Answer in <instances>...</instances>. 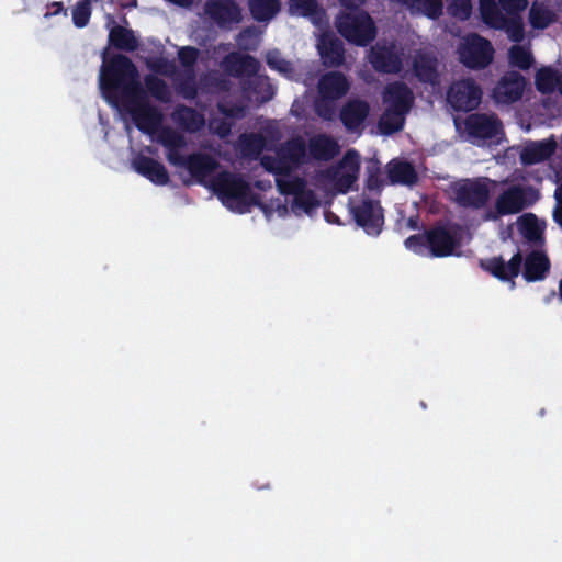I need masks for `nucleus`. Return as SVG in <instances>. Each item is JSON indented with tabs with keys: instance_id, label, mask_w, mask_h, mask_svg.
Wrapping results in <instances>:
<instances>
[{
	"instance_id": "f257e3e1",
	"label": "nucleus",
	"mask_w": 562,
	"mask_h": 562,
	"mask_svg": "<svg viewBox=\"0 0 562 562\" xmlns=\"http://www.w3.org/2000/svg\"><path fill=\"white\" fill-rule=\"evenodd\" d=\"M522 263V277L527 282L544 280L551 266L548 256L541 250L530 251L525 259L518 250L508 262L501 256L480 261L482 269L501 281H512L513 285H515L514 279L520 273Z\"/></svg>"
},
{
	"instance_id": "f03ea898",
	"label": "nucleus",
	"mask_w": 562,
	"mask_h": 562,
	"mask_svg": "<svg viewBox=\"0 0 562 562\" xmlns=\"http://www.w3.org/2000/svg\"><path fill=\"white\" fill-rule=\"evenodd\" d=\"M100 88L106 99H116L121 91L124 101L143 94L139 72L132 59L123 54L104 58L100 71Z\"/></svg>"
},
{
	"instance_id": "7ed1b4c3",
	"label": "nucleus",
	"mask_w": 562,
	"mask_h": 562,
	"mask_svg": "<svg viewBox=\"0 0 562 562\" xmlns=\"http://www.w3.org/2000/svg\"><path fill=\"white\" fill-rule=\"evenodd\" d=\"M210 188L227 209L236 213L244 214L251 206H261L260 195L239 173L221 171L211 180Z\"/></svg>"
},
{
	"instance_id": "20e7f679",
	"label": "nucleus",
	"mask_w": 562,
	"mask_h": 562,
	"mask_svg": "<svg viewBox=\"0 0 562 562\" xmlns=\"http://www.w3.org/2000/svg\"><path fill=\"white\" fill-rule=\"evenodd\" d=\"M307 161V146L303 137L289 138L276 150V156L261 159L263 168L276 176L288 177Z\"/></svg>"
},
{
	"instance_id": "39448f33",
	"label": "nucleus",
	"mask_w": 562,
	"mask_h": 562,
	"mask_svg": "<svg viewBox=\"0 0 562 562\" xmlns=\"http://www.w3.org/2000/svg\"><path fill=\"white\" fill-rule=\"evenodd\" d=\"M335 26L348 43L359 47L371 44L378 34L373 19L363 10L340 12L336 16Z\"/></svg>"
},
{
	"instance_id": "423d86ee",
	"label": "nucleus",
	"mask_w": 562,
	"mask_h": 562,
	"mask_svg": "<svg viewBox=\"0 0 562 562\" xmlns=\"http://www.w3.org/2000/svg\"><path fill=\"white\" fill-rule=\"evenodd\" d=\"M458 245L456 236L442 225L434 226L423 234L411 235L405 239L407 249L418 255H424L428 250L431 257L437 258L451 256Z\"/></svg>"
},
{
	"instance_id": "0eeeda50",
	"label": "nucleus",
	"mask_w": 562,
	"mask_h": 562,
	"mask_svg": "<svg viewBox=\"0 0 562 562\" xmlns=\"http://www.w3.org/2000/svg\"><path fill=\"white\" fill-rule=\"evenodd\" d=\"M463 124L464 132L473 144L499 140L504 135L503 122L495 113H470Z\"/></svg>"
},
{
	"instance_id": "6e6552de",
	"label": "nucleus",
	"mask_w": 562,
	"mask_h": 562,
	"mask_svg": "<svg viewBox=\"0 0 562 562\" xmlns=\"http://www.w3.org/2000/svg\"><path fill=\"white\" fill-rule=\"evenodd\" d=\"M492 43L485 37L473 33L464 38L459 47L460 61L470 69H484L494 58Z\"/></svg>"
},
{
	"instance_id": "1a4fd4ad",
	"label": "nucleus",
	"mask_w": 562,
	"mask_h": 562,
	"mask_svg": "<svg viewBox=\"0 0 562 562\" xmlns=\"http://www.w3.org/2000/svg\"><path fill=\"white\" fill-rule=\"evenodd\" d=\"M535 190L531 187L519 184L510 186L504 190L495 201V214H488V218L517 214L533 203Z\"/></svg>"
},
{
	"instance_id": "9d476101",
	"label": "nucleus",
	"mask_w": 562,
	"mask_h": 562,
	"mask_svg": "<svg viewBox=\"0 0 562 562\" xmlns=\"http://www.w3.org/2000/svg\"><path fill=\"white\" fill-rule=\"evenodd\" d=\"M487 178L464 179L453 187L454 200L463 207L480 210L484 207L490 199V187Z\"/></svg>"
},
{
	"instance_id": "9b49d317",
	"label": "nucleus",
	"mask_w": 562,
	"mask_h": 562,
	"mask_svg": "<svg viewBox=\"0 0 562 562\" xmlns=\"http://www.w3.org/2000/svg\"><path fill=\"white\" fill-rule=\"evenodd\" d=\"M136 127L143 133H154L162 122V114L151 105L143 89V94L131 97L124 101Z\"/></svg>"
},
{
	"instance_id": "f8f14e48",
	"label": "nucleus",
	"mask_w": 562,
	"mask_h": 562,
	"mask_svg": "<svg viewBox=\"0 0 562 562\" xmlns=\"http://www.w3.org/2000/svg\"><path fill=\"white\" fill-rule=\"evenodd\" d=\"M351 214L356 224L370 236H379L384 225V210L380 201L369 198L362 199L351 206Z\"/></svg>"
},
{
	"instance_id": "ddd939ff",
	"label": "nucleus",
	"mask_w": 562,
	"mask_h": 562,
	"mask_svg": "<svg viewBox=\"0 0 562 562\" xmlns=\"http://www.w3.org/2000/svg\"><path fill=\"white\" fill-rule=\"evenodd\" d=\"M447 100L453 110L470 112L480 105L482 89L471 78L461 79L450 86Z\"/></svg>"
},
{
	"instance_id": "4468645a",
	"label": "nucleus",
	"mask_w": 562,
	"mask_h": 562,
	"mask_svg": "<svg viewBox=\"0 0 562 562\" xmlns=\"http://www.w3.org/2000/svg\"><path fill=\"white\" fill-rule=\"evenodd\" d=\"M527 86L526 78L518 71H506L492 91L496 104L509 105L519 101Z\"/></svg>"
},
{
	"instance_id": "2eb2a0df",
	"label": "nucleus",
	"mask_w": 562,
	"mask_h": 562,
	"mask_svg": "<svg viewBox=\"0 0 562 562\" xmlns=\"http://www.w3.org/2000/svg\"><path fill=\"white\" fill-rule=\"evenodd\" d=\"M204 13L223 29L243 20L241 9L235 0H207Z\"/></svg>"
},
{
	"instance_id": "dca6fc26",
	"label": "nucleus",
	"mask_w": 562,
	"mask_h": 562,
	"mask_svg": "<svg viewBox=\"0 0 562 562\" xmlns=\"http://www.w3.org/2000/svg\"><path fill=\"white\" fill-rule=\"evenodd\" d=\"M370 114V104L366 100L350 99L340 109L339 120L350 133L361 134Z\"/></svg>"
},
{
	"instance_id": "f3484780",
	"label": "nucleus",
	"mask_w": 562,
	"mask_h": 562,
	"mask_svg": "<svg viewBox=\"0 0 562 562\" xmlns=\"http://www.w3.org/2000/svg\"><path fill=\"white\" fill-rule=\"evenodd\" d=\"M369 61L380 74H398L403 69L402 55L396 50L394 44L373 46L370 50Z\"/></svg>"
},
{
	"instance_id": "a211bd4d",
	"label": "nucleus",
	"mask_w": 562,
	"mask_h": 562,
	"mask_svg": "<svg viewBox=\"0 0 562 562\" xmlns=\"http://www.w3.org/2000/svg\"><path fill=\"white\" fill-rule=\"evenodd\" d=\"M132 167L138 175L148 179L156 186H166L170 181L169 172L166 167L160 161L143 154L134 157Z\"/></svg>"
},
{
	"instance_id": "6ab92c4d",
	"label": "nucleus",
	"mask_w": 562,
	"mask_h": 562,
	"mask_svg": "<svg viewBox=\"0 0 562 562\" xmlns=\"http://www.w3.org/2000/svg\"><path fill=\"white\" fill-rule=\"evenodd\" d=\"M386 108L409 112L414 104V93L403 81L387 83L382 94Z\"/></svg>"
},
{
	"instance_id": "aec40b11",
	"label": "nucleus",
	"mask_w": 562,
	"mask_h": 562,
	"mask_svg": "<svg viewBox=\"0 0 562 562\" xmlns=\"http://www.w3.org/2000/svg\"><path fill=\"white\" fill-rule=\"evenodd\" d=\"M557 149L553 137L528 142L520 151L519 159L524 166H531L548 160Z\"/></svg>"
},
{
	"instance_id": "412c9836",
	"label": "nucleus",
	"mask_w": 562,
	"mask_h": 562,
	"mask_svg": "<svg viewBox=\"0 0 562 562\" xmlns=\"http://www.w3.org/2000/svg\"><path fill=\"white\" fill-rule=\"evenodd\" d=\"M413 71L423 83H439L438 59L432 53L418 50L413 59Z\"/></svg>"
},
{
	"instance_id": "4be33fe9",
	"label": "nucleus",
	"mask_w": 562,
	"mask_h": 562,
	"mask_svg": "<svg viewBox=\"0 0 562 562\" xmlns=\"http://www.w3.org/2000/svg\"><path fill=\"white\" fill-rule=\"evenodd\" d=\"M318 52L323 64L327 67H339L345 60L342 42L331 33H324L319 37Z\"/></svg>"
},
{
	"instance_id": "5701e85b",
	"label": "nucleus",
	"mask_w": 562,
	"mask_h": 562,
	"mask_svg": "<svg viewBox=\"0 0 562 562\" xmlns=\"http://www.w3.org/2000/svg\"><path fill=\"white\" fill-rule=\"evenodd\" d=\"M346 76L339 71L323 75L318 81V93L325 98L339 100L349 91Z\"/></svg>"
},
{
	"instance_id": "b1692460",
	"label": "nucleus",
	"mask_w": 562,
	"mask_h": 562,
	"mask_svg": "<svg viewBox=\"0 0 562 562\" xmlns=\"http://www.w3.org/2000/svg\"><path fill=\"white\" fill-rule=\"evenodd\" d=\"M307 150L313 159L329 161L339 154L340 147L337 140L331 136L318 134L310 138Z\"/></svg>"
},
{
	"instance_id": "393cba45",
	"label": "nucleus",
	"mask_w": 562,
	"mask_h": 562,
	"mask_svg": "<svg viewBox=\"0 0 562 562\" xmlns=\"http://www.w3.org/2000/svg\"><path fill=\"white\" fill-rule=\"evenodd\" d=\"M217 167V161L207 154L193 153L186 158L184 168L199 183H203L205 178L213 173Z\"/></svg>"
},
{
	"instance_id": "a878e982",
	"label": "nucleus",
	"mask_w": 562,
	"mask_h": 562,
	"mask_svg": "<svg viewBox=\"0 0 562 562\" xmlns=\"http://www.w3.org/2000/svg\"><path fill=\"white\" fill-rule=\"evenodd\" d=\"M289 13L308 19L314 25H322L326 12L317 0H289Z\"/></svg>"
},
{
	"instance_id": "bb28decb",
	"label": "nucleus",
	"mask_w": 562,
	"mask_h": 562,
	"mask_svg": "<svg viewBox=\"0 0 562 562\" xmlns=\"http://www.w3.org/2000/svg\"><path fill=\"white\" fill-rule=\"evenodd\" d=\"M173 121L186 132L195 133L205 125L204 115L193 108L178 105L172 113Z\"/></svg>"
},
{
	"instance_id": "cd10ccee",
	"label": "nucleus",
	"mask_w": 562,
	"mask_h": 562,
	"mask_svg": "<svg viewBox=\"0 0 562 562\" xmlns=\"http://www.w3.org/2000/svg\"><path fill=\"white\" fill-rule=\"evenodd\" d=\"M386 169L389 180L393 184L414 186L418 181L417 171L408 161L392 160Z\"/></svg>"
},
{
	"instance_id": "c85d7f7f",
	"label": "nucleus",
	"mask_w": 562,
	"mask_h": 562,
	"mask_svg": "<svg viewBox=\"0 0 562 562\" xmlns=\"http://www.w3.org/2000/svg\"><path fill=\"white\" fill-rule=\"evenodd\" d=\"M490 27L504 31L514 43H520L525 38V27L520 14L505 15L502 13Z\"/></svg>"
},
{
	"instance_id": "c756f323",
	"label": "nucleus",
	"mask_w": 562,
	"mask_h": 562,
	"mask_svg": "<svg viewBox=\"0 0 562 562\" xmlns=\"http://www.w3.org/2000/svg\"><path fill=\"white\" fill-rule=\"evenodd\" d=\"M109 44L119 50L134 52L138 48L139 42L133 30L114 25L109 32Z\"/></svg>"
},
{
	"instance_id": "7c9ffc66",
	"label": "nucleus",
	"mask_w": 562,
	"mask_h": 562,
	"mask_svg": "<svg viewBox=\"0 0 562 562\" xmlns=\"http://www.w3.org/2000/svg\"><path fill=\"white\" fill-rule=\"evenodd\" d=\"M243 89L246 92L255 94L256 99L260 102L270 101L276 93L274 87L270 82L269 77L265 75H257L254 78L244 80Z\"/></svg>"
},
{
	"instance_id": "2f4dec72",
	"label": "nucleus",
	"mask_w": 562,
	"mask_h": 562,
	"mask_svg": "<svg viewBox=\"0 0 562 562\" xmlns=\"http://www.w3.org/2000/svg\"><path fill=\"white\" fill-rule=\"evenodd\" d=\"M248 9L257 22L272 20L281 10L280 0H248Z\"/></svg>"
},
{
	"instance_id": "473e14b6",
	"label": "nucleus",
	"mask_w": 562,
	"mask_h": 562,
	"mask_svg": "<svg viewBox=\"0 0 562 562\" xmlns=\"http://www.w3.org/2000/svg\"><path fill=\"white\" fill-rule=\"evenodd\" d=\"M408 112L386 108L379 121V127L384 135H391L403 130L405 115Z\"/></svg>"
},
{
	"instance_id": "72a5a7b5",
	"label": "nucleus",
	"mask_w": 562,
	"mask_h": 562,
	"mask_svg": "<svg viewBox=\"0 0 562 562\" xmlns=\"http://www.w3.org/2000/svg\"><path fill=\"white\" fill-rule=\"evenodd\" d=\"M561 80V74L552 67H541L535 76V85L541 93H552Z\"/></svg>"
},
{
	"instance_id": "f704fd0d",
	"label": "nucleus",
	"mask_w": 562,
	"mask_h": 562,
	"mask_svg": "<svg viewBox=\"0 0 562 562\" xmlns=\"http://www.w3.org/2000/svg\"><path fill=\"white\" fill-rule=\"evenodd\" d=\"M144 82L146 90L154 99L164 103L170 102L171 91L164 79L150 74L145 76Z\"/></svg>"
},
{
	"instance_id": "c9c22d12",
	"label": "nucleus",
	"mask_w": 562,
	"mask_h": 562,
	"mask_svg": "<svg viewBox=\"0 0 562 562\" xmlns=\"http://www.w3.org/2000/svg\"><path fill=\"white\" fill-rule=\"evenodd\" d=\"M520 232L528 241L537 243L542 240L543 228L537 216L532 213L520 217Z\"/></svg>"
},
{
	"instance_id": "e433bc0d",
	"label": "nucleus",
	"mask_w": 562,
	"mask_h": 562,
	"mask_svg": "<svg viewBox=\"0 0 562 562\" xmlns=\"http://www.w3.org/2000/svg\"><path fill=\"white\" fill-rule=\"evenodd\" d=\"M508 61L512 67L528 70L533 65L535 58L528 48L521 45H513L508 50Z\"/></svg>"
},
{
	"instance_id": "4c0bfd02",
	"label": "nucleus",
	"mask_w": 562,
	"mask_h": 562,
	"mask_svg": "<svg viewBox=\"0 0 562 562\" xmlns=\"http://www.w3.org/2000/svg\"><path fill=\"white\" fill-rule=\"evenodd\" d=\"M266 63L270 69L276 70L288 78H291L294 74L292 63L284 59L278 49L269 50L266 54Z\"/></svg>"
},
{
	"instance_id": "58836bf2",
	"label": "nucleus",
	"mask_w": 562,
	"mask_h": 562,
	"mask_svg": "<svg viewBox=\"0 0 562 562\" xmlns=\"http://www.w3.org/2000/svg\"><path fill=\"white\" fill-rule=\"evenodd\" d=\"M178 92L188 100H193L198 97V86L194 69L184 70V75L177 80Z\"/></svg>"
},
{
	"instance_id": "ea45409f",
	"label": "nucleus",
	"mask_w": 562,
	"mask_h": 562,
	"mask_svg": "<svg viewBox=\"0 0 562 562\" xmlns=\"http://www.w3.org/2000/svg\"><path fill=\"white\" fill-rule=\"evenodd\" d=\"M554 19V14L551 10L533 4L529 11V22L533 29L544 30L547 29Z\"/></svg>"
},
{
	"instance_id": "a19ab883",
	"label": "nucleus",
	"mask_w": 562,
	"mask_h": 562,
	"mask_svg": "<svg viewBox=\"0 0 562 562\" xmlns=\"http://www.w3.org/2000/svg\"><path fill=\"white\" fill-rule=\"evenodd\" d=\"M367 179L366 188L370 191H380L384 186L380 162L376 159H370L366 166Z\"/></svg>"
},
{
	"instance_id": "79ce46f5",
	"label": "nucleus",
	"mask_w": 562,
	"mask_h": 562,
	"mask_svg": "<svg viewBox=\"0 0 562 562\" xmlns=\"http://www.w3.org/2000/svg\"><path fill=\"white\" fill-rule=\"evenodd\" d=\"M277 188L281 194L284 195H293L299 194L303 189L306 188V181L302 177H293L291 179H280L276 180Z\"/></svg>"
},
{
	"instance_id": "37998d69",
	"label": "nucleus",
	"mask_w": 562,
	"mask_h": 562,
	"mask_svg": "<svg viewBox=\"0 0 562 562\" xmlns=\"http://www.w3.org/2000/svg\"><path fill=\"white\" fill-rule=\"evenodd\" d=\"M318 205L315 194L312 190L303 189L299 194L293 198L292 209L294 211L301 210L305 213H310L313 209Z\"/></svg>"
},
{
	"instance_id": "c03bdc74",
	"label": "nucleus",
	"mask_w": 562,
	"mask_h": 562,
	"mask_svg": "<svg viewBox=\"0 0 562 562\" xmlns=\"http://www.w3.org/2000/svg\"><path fill=\"white\" fill-rule=\"evenodd\" d=\"M443 4L441 0H417L412 12L423 13L429 19H438L442 14Z\"/></svg>"
},
{
	"instance_id": "a18cd8bd",
	"label": "nucleus",
	"mask_w": 562,
	"mask_h": 562,
	"mask_svg": "<svg viewBox=\"0 0 562 562\" xmlns=\"http://www.w3.org/2000/svg\"><path fill=\"white\" fill-rule=\"evenodd\" d=\"M479 10L483 23L487 26L503 13L495 0H479Z\"/></svg>"
},
{
	"instance_id": "49530a36",
	"label": "nucleus",
	"mask_w": 562,
	"mask_h": 562,
	"mask_svg": "<svg viewBox=\"0 0 562 562\" xmlns=\"http://www.w3.org/2000/svg\"><path fill=\"white\" fill-rule=\"evenodd\" d=\"M90 16H91L90 0L78 1L72 9L74 24L79 29L85 27L89 23Z\"/></svg>"
},
{
	"instance_id": "de8ad7c7",
	"label": "nucleus",
	"mask_w": 562,
	"mask_h": 562,
	"mask_svg": "<svg viewBox=\"0 0 562 562\" xmlns=\"http://www.w3.org/2000/svg\"><path fill=\"white\" fill-rule=\"evenodd\" d=\"M336 99L325 98L319 95V98L315 101L314 110L315 113L324 121H333L336 115Z\"/></svg>"
},
{
	"instance_id": "09e8293b",
	"label": "nucleus",
	"mask_w": 562,
	"mask_h": 562,
	"mask_svg": "<svg viewBox=\"0 0 562 562\" xmlns=\"http://www.w3.org/2000/svg\"><path fill=\"white\" fill-rule=\"evenodd\" d=\"M448 11L452 16L465 21L471 16L472 2L471 0H450Z\"/></svg>"
},
{
	"instance_id": "8fccbe9b",
	"label": "nucleus",
	"mask_w": 562,
	"mask_h": 562,
	"mask_svg": "<svg viewBox=\"0 0 562 562\" xmlns=\"http://www.w3.org/2000/svg\"><path fill=\"white\" fill-rule=\"evenodd\" d=\"M199 55L200 50L194 46H183L178 52L179 61L184 67V70L194 69Z\"/></svg>"
},
{
	"instance_id": "3c124183",
	"label": "nucleus",
	"mask_w": 562,
	"mask_h": 562,
	"mask_svg": "<svg viewBox=\"0 0 562 562\" xmlns=\"http://www.w3.org/2000/svg\"><path fill=\"white\" fill-rule=\"evenodd\" d=\"M258 32L255 26H247L241 30L237 36V43L243 49H255L257 45Z\"/></svg>"
},
{
	"instance_id": "603ef678",
	"label": "nucleus",
	"mask_w": 562,
	"mask_h": 562,
	"mask_svg": "<svg viewBox=\"0 0 562 562\" xmlns=\"http://www.w3.org/2000/svg\"><path fill=\"white\" fill-rule=\"evenodd\" d=\"M240 67V77L247 75L249 78H254L258 75L260 64L251 55H241V58H235Z\"/></svg>"
},
{
	"instance_id": "864d4df0",
	"label": "nucleus",
	"mask_w": 562,
	"mask_h": 562,
	"mask_svg": "<svg viewBox=\"0 0 562 562\" xmlns=\"http://www.w3.org/2000/svg\"><path fill=\"white\" fill-rule=\"evenodd\" d=\"M358 178V172H337L335 177V187L340 193H347L351 190Z\"/></svg>"
},
{
	"instance_id": "5fc2aeb1",
	"label": "nucleus",
	"mask_w": 562,
	"mask_h": 562,
	"mask_svg": "<svg viewBox=\"0 0 562 562\" xmlns=\"http://www.w3.org/2000/svg\"><path fill=\"white\" fill-rule=\"evenodd\" d=\"M501 11L507 15L520 14L528 5V0H498Z\"/></svg>"
},
{
	"instance_id": "6e6d98bb",
	"label": "nucleus",
	"mask_w": 562,
	"mask_h": 562,
	"mask_svg": "<svg viewBox=\"0 0 562 562\" xmlns=\"http://www.w3.org/2000/svg\"><path fill=\"white\" fill-rule=\"evenodd\" d=\"M161 143L167 148H181L186 145L184 137L176 131L168 130L161 136Z\"/></svg>"
},
{
	"instance_id": "4d7b16f0",
	"label": "nucleus",
	"mask_w": 562,
	"mask_h": 562,
	"mask_svg": "<svg viewBox=\"0 0 562 562\" xmlns=\"http://www.w3.org/2000/svg\"><path fill=\"white\" fill-rule=\"evenodd\" d=\"M235 58H241V55L238 53H231L227 56L224 57L222 61V66L224 70L234 76L239 78L240 77V67L238 61Z\"/></svg>"
},
{
	"instance_id": "13d9d810",
	"label": "nucleus",
	"mask_w": 562,
	"mask_h": 562,
	"mask_svg": "<svg viewBox=\"0 0 562 562\" xmlns=\"http://www.w3.org/2000/svg\"><path fill=\"white\" fill-rule=\"evenodd\" d=\"M240 143L244 150L259 153L262 148V138L257 134L241 135Z\"/></svg>"
},
{
	"instance_id": "bf43d9fd",
	"label": "nucleus",
	"mask_w": 562,
	"mask_h": 562,
	"mask_svg": "<svg viewBox=\"0 0 562 562\" xmlns=\"http://www.w3.org/2000/svg\"><path fill=\"white\" fill-rule=\"evenodd\" d=\"M147 66L151 71L159 75H169L173 68V65L164 57H157L147 61Z\"/></svg>"
},
{
	"instance_id": "052dcab7",
	"label": "nucleus",
	"mask_w": 562,
	"mask_h": 562,
	"mask_svg": "<svg viewBox=\"0 0 562 562\" xmlns=\"http://www.w3.org/2000/svg\"><path fill=\"white\" fill-rule=\"evenodd\" d=\"M204 86L216 88L220 91L228 90V81L220 75H206L201 79Z\"/></svg>"
},
{
	"instance_id": "680f3d73",
	"label": "nucleus",
	"mask_w": 562,
	"mask_h": 562,
	"mask_svg": "<svg viewBox=\"0 0 562 562\" xmlns=\"http://www.w3.org/2000/svg\"><path fill=\"white\" fill-rule=\"evenodd\" d=\"M341 164L348 168L349 172H359L360 168V158L359 154L355 149L348 150Z\"/></svg>"
},
{
	"instance_id": "e2e57ef3",
	"label": "nucleus",
	"mask_w": 562,
	"mask_h": 562,
	"mask_svg": "<svg viewBox=\"0 0 562 562\" xmlns=\"http://www.w3.org/2000/svg\"><path fill=\"white\" fill-rule=\"evenodd\" d=\"M217 109L223 115L231 119L240 117L243 114V108L238 105H226L223 103H218Z\"/></svg>"
},
{
	"instance_id": "0e129e2a",
	"label": "nucleus",
	"mask_w": 562,
	"mask_h": 562,
	"mask_svg": "<svg viewBox=\"0 0 562 562\" xmlns=\"http://www.w3.org/2000/svg\"><path fill=\"white\" fill-rule=\"evenodd\" d=\"M180 148H170L167 151L168 161L177 167H184L187 156L182 155Z\"/></svg>"
},
{
	"instance_id": "69168bd1",
	"label": "nucleus",
	"mask_w": 562,
	"mask_h": 562,
	"mask_svg": "<svg viewBox=\"0 0 562 562\" xmlns=\"http://www.w3.org/2000/svg\"><path fill=\"white\" fill-rule=\"evenodd\" d=\"M48 11L46 12L45 16H54L59 13L67 14V10L65 9L63 2L54 1L47 5Z\"/></svg>"
},
{
	"instance_id": "338daca9",
	"label": "nucleus",
	"mask_w": 562,
	"mask_h": 562,
	"mask_svg": "<svg viewBox=\"0 0 562 562\" xmlns=\"http://www.w3.org/2000/svg\"><path fill=\"white\" fill-rule=\"evenodd\" d=\"M339 2L344 8L349 9L350 11H355L358 10V8L366 2V0H339Z\"/></svg>"
},
{
	"instance_id": "774afa93",
	"label": "nucleus",
	"mask_w": 562,
	"mask_h": 562,
	"mask_svg": "<svg viewBox=\"0 0 562 562\" xmlns=\"http://www.w3.org/2000/svg\"><path fill=\"white\" fill-rule=\"evenodd\" d=\"M216 133L221 136V137H225L227 136L229 133H231V124L227 123V122H221L216 128Z\"/></svg>"
}]
</instances>
